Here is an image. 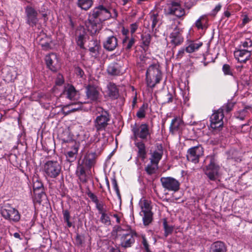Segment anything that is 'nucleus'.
I'll return each mask as SVG.
<instances>
[{
	"label": "nucleus",
	"instance_id": "f257e3e1",
	"mask_svg": "<svg viewBox=\"0 0 252 252\" xmlns=\"http://www.w3.org/2000/svg\"><path fill=\"white\" fill-rule=\"evenodd\" d=\"M162 77L159 65L158 64L150 65L147 69L146 80L147 85L152 89L159 83Z\"/></svg>",
	"mask_w": 252,
	"mask_h": 252
},
{
	"label": "nucleus",
	"instance_id": "f03ea898",
	"mask_svg": "<svg viewBox=\"0 0 252 252\" xmlns=\"http://www.w3.org/2000/svg\"><path fill=\"white\" fill-rule=\"evenodd\" d=\"M61 166L57 161L49 160L43 166V171L46 177L55 178L60 174Z\"/></svg>",
	"mask_w": 252,
	"mask_h": 252
},
{
	"label": "nucleus",
	"instance_id": "7ed1b4c3",
	"mask_svg": "<svg viewBox=\"0 0 252 252\" xmlns=\"http://www.w3.org/2000/svg\"><path fill=\"white\" fill-rule=\"evenodd\" d=\"M2 217L10 222H17L20 220V214L18 211L9 204L3 205L0 209Z\"/></svg>",
	"mask_w": 252,
	"mask_h": 252
},
{
	"label": "nucleus",
	"instance_id": "20e7f679",
	"mask_svg": "<svg viewBox=\"0 0 252 252\" xmlns=\"http://www.w3.org/2000/svg\"><path fill=\"white\" fill-rule=\"evenodd\" d=\"M220 169L214 158H211L209 164L204 169V173L210 180L216 181L219 178Z\"/></svg>",
	"mask_w": 252,
	"mask_h": 252
},
{
	"label": "nucleus",
	"instance_id": "39448f33",
	"mask_svg": "<svg viewBox=\"0 0 252 252\" xmlns=\"http://www.w3.org/2000/svg\"><path fill=\"white\" fill-rule=\"evenodd\" d=\"M90 16L100 22L105 21L111 17L110 12L102 5H100L94 8Z\"/></svg>",
	"mask_w": 252,
	"mask_h": 252
},
{
	"label": "nucleus",
	"instance_id": "423d86ee",
	"mask_svg": "<svg viewBox=\"0 0 252 252\" xmlns=\"http://www.w3.org/2000/svg\"><path fill=\"white\" fill-rule=\"evenodd\" d=\"M164 13L166 15H174L180 18L185 15L184 8L177 2H172L169 3L164 8Z\"/></svg>",
	"mask_w": 252,
	"mask_h": 252
},
{
	"label": "nucleus",
	"instance_id": "0eeeda50",
	"mask_svg": "<svg viewBox=\"0 0 252 252\" xmlns=\"http://www.w3.org/2000/svg\"><path fill=\"white\" fill-rule=\"evenodd\" d=\"M160 180L162 187L165 190L176 192L180 189L179 182L174 178L161 177Z\"/></svg>",
	"mask_w": 252,
	"mask_h": 252
},
{
	"label": "nucleus",
	"instance_id": "6e6552de",
	"mask_svg": "<svg viewBox=\"0 0 252 252\" xmlns=\"http://www.w3.org/2000/svg\"><path fill=\"white\" fill-rule=\"evenodd\" d=\"M203 148L201 145L191 147L188 150L187 159L194 163H198L199 158L203 156Z\"/></svg>",
	"mask_w": 252,
	"mask_h": 252
},
{
	"label": "nucleus",
	"instance_id": "1a4fd4ad",
	"mask_svg": "<svg viewBox=\"0 0 252 252\" xmlns=\"http://www.w3.org/2000/svg\"><path fill=\"white\" fill-rule=\"evenodd\" d=\"M132 130L136 139L139 138L145 140L151 136V132L149 126L146 124H142L138 126H135Z\"/></svg>",
	"mask_w": 252,
	"mask_h": 252
},
{
	"label": "nucleus",
	"instance_id": "9d476101",
	"mask_svg": "<svg viewBox=\"0 0 252 252\" xmlns=\"http://www.w3.org/2000/svg\"><path fill=\"white\" fill-rule=\"evenodd\" d=\"M224 114L222 109H219L214 112L210 117V126L213 129H217L221 127L223 122L222 119Z\"/></svg>",
	"mask_w": 252,
	"mask_h": 252
},
{
	"label": "nucleus",
	"instance_id": "9b49d317",
	"mask_svg": "<svg viewBox=\"0 0 252 252\" xmlns=\"http://www.w3.org/2000/svg\"><path fill=\"white\" fill-rule=\"evenodd\" d=\"M26 23L31 27L36 26L38 22V13L37 11L31 6H27L25 8Z\"/></svg>",
	"mask_w": 252,
	"mask_h": 252
},
{
	"label": "nucleus",
	"instance_id": "f8f14e48",
	"mask_svg": "<svg viewBox=\"0 0 252 252\" xmlns=\"http://www.w3.org/2000/svg\"><path fill=\"white\" fill-rule=\"evenodd\" d=\"M110 121V116L106 112H103L100 115L98 116L94 121V126L97 131L104 130L108 125Z\"/></svg>",
	"mask_w": 252,
	"mask_h": 252
},
{
	"label": "nucleus",
	"instance_id": "ddd939ff",
	"mask_svg": "<svg viewBox=\"0 0 252 252\" xmlns=\"http://www.w3.org/2000/svg\"><path fill=\"white\" fill-rule=\"evenodd\" d=\"M182 30L175 26L173 31L170 34V42L175 46L181 45L184 41V38L182 35Z\"/></svg>",
	"mask_w": 252,
	"mask_h": 252
},
{
	"label": "nucleus",
	"instance_id": "4468645a",
	"mask_svg": "<svg viewBox=\"0 0 252 252\" xmlns=\"http://www.w3.org/2000/svg\"><path fill=\"white\" fill-rule=\"evenodd\" d=\"M136 235L134 231L123 234L120 238V246L124 248L131 247L135 242L134 236Z\"/></svg>",
	"mask_w": 252,
	"mask_h": 252
},
{
	"label": "nucleus",
	"instance_id": "2eb2a0df",
	"mask_svg": "<svg viewBox=\"0 0 252 252\" xmlns=\"http://www.w3.org/2000/svg\"><path fill=\"white\" fill-rule=\"evenodd\" d=\"M47 67L53 71H56L60 67V63L56 54L51 53L45 57Z\"/></svg>",
	"mask_w": 252,
	"mask_h": 252
},
{
	"label": "nucleus",
	"instance_id": "dca6fc26",
	"mask_svg": "<svg viewBox=\"0 0 252 252\" xmlns=\"http://www.w3.org/2000/svg\"><path fill=\"white\" fill-rule=\"evenodd\" d=\"M86 94L89 100L96 101L98 99L100 94L99 88L93 85H88L86 88Z\"/></svg>",
	"mask_w": 252,
	"mask_h": 252
},
{
	"label": "nucleus",
	"instance_id": "f3484780",
	"mask_svg": "<svg viewBox=\"0 0 252 252\" xmlns=\"http://www.w3.org/2000/svg\"><path fill=\"white\" fill-rule=\"evenodd\" d=\"M86 26L88 31L92 34H95L100 30L101 25L97 20L92 18L91 16H89L88 21L86 23Z\"/></svg>",
	"mask_w": 252,
	"mask_h": 252
},
{
	"label": "nucleus",
	"instance_id": "a211bd4d",
	"mask_svg": "<svg viewBox=\"0 0 252 252\" xmlns=\"http://www.w3.org/2000/svg\"><path fill=\"white\" fill-rule=\"evenodd\" d=\"M118 46L117 38L113 35L110 36L103 42V48L108 51H114Z\"/></svg>",
	"mask_w": 252,
	"mask_h": 252
},
{
	"label": "nucleus",
	"instance_id": "6ab92c4d",
	"mask_svg": "<svg viewBox=\"0 0 252 252\" xmlns=\"http://www.w3.org/2000/svg\"><path fill=\"white\" fill-rule=\"evenodd\" d=\"M235 58L240 63H246L249 60L251 56V52L243 48L234 52Z\"/></svg>",
	"mask_w": 252,
	"mask_h": 252
},
{
	"label": "nucleus",
	"instance_id": "aec40b11",
	"mask_svg": "<svg viewBox=\"0 0 252 252\" xmlns=\"http://www.w3.org/2000/svg\"><path fill=\"white\" fill-rule=\"evenodd\" d=\"M63 94L70 100L77 99L79 97V94L75 88L71 85L67 84L64 87Z\"/></svg>",
	"mask_w": 252,
	"mask_h": 252
},
{
	"label": "nucleus",
	"instance_id": "412c9836",
	"mask_svg": "<svg viewBox=\"0 0 252 252\" xmlns=\"http://www.w3.org/2000/svg\"><path fill=\"white\" fill-rule=\"evenodd\" d=\"M107 94L112 99H117L119 95V90L116 85L112 82H109L107 85Z\"/></svg>",
	"mask_w": 252,
	"mask_h": 252
},
{
	"label": "nucleus",
	"instance_id": "4be33fe9",
	"mask_svg": "<svg viewBox=\"0 0 252 252\" xmlns=\"http://www.w3.org/2000/svg\"><path fill=\"white\" fill-rule=\"evenodd\" d=\"M96 154L94 153L87 154L82 160V163L87 167L93 166L95 163Z\"/></svg>",
	"mask_w": 252,
	"mask_h": 252
},
{
	"label": "nucleus",
	"instance_id": "5701e85b",
	"mask_svg": "<svg viewBox=\"0 0 252 252\" xmlns=\"http://www.w3.org/2000/svg\"><path fill=\"white\" fill-rule=\"evenodd\" d=\"M187 46L186 47V52L188 53H192L197 51L202 45L201 41H188Z\"/></svg>",
	"mask_w": 252,
	"mask_h": 252
},
{
	"label": "nucleus",
	"instance_id": "b1692460",
	"mask_svg": "<svg viewBox=\"0 0 252 252\" xmlns=\"http://www.w3.org/2000/svg\"><path fill=\"white\" fill-rule=\"evenodd\" d=\"M107 72L111 75H119L122 74L121 66L117 63H112L107 67Z\"/></svg>",
	"mask_w": 252,
	"mask_h": 252
},
{
	"label": "nucleus",
	"instance_id": "393cba45",
	"mask_svg": "<svg viewBox=\"0 0 252 252\" xmlns=\"http://www.w3.org/2000/svg\"><path fill=\"white\" fill-rule=\"evenodd\" d=\"M225 244L221 241H217L212 244L210 252H226Z\"/></svg>",
	"mask_w": 252,
	"mask_h": 252
},
{
	"label": "nucleus",
	"instance_id": "a878e982",
	"mask_svg": "<svg viewBox=\"0 0 252 252\" xmlns=\"http://www.w3.org/2000/svg\"><path fill=\"white\" fill-rule=\"evenodd\" d=\"M183 125V121L179 118H175L172 120L170 126V131L174 133L180 130L181 127Z\"/></svg>",
	"mask_w": 252,
	"mask_h": 252
},
{
	"label": "nucleus",
	"instance_id": "bb28decb",
	"mask_svg": "<svg viewBox=\"0 0 252 252\" xmlns=\"http://www.w3.org/2000/svg\"><path fill=\"white\" fill-rule=\"evenodd\" d=\"M135 145L138 149L137 156L144 160L146 158V151L145 144L142 141L135 142Z\"/></svg>",
	"mask_w": 252,
	"mask_h": 252
},
{
	"label": "nucleus",
	"instance_id": "cd10ccee",
	"mask_svg": "<svg viewBox=\"0 0 252 252\" xmlns=\"http://www.w3.org/2000/svg\"><path fill=\"white\" fill-rule=\"evenodd\" d=\"M163 155L162 149H158L151 153V157L150 160L152 163L158 164L159 161L161 159Z\"/></svg>",
	"mask_w": 252,
	"mask_h": 252
},
{
	"label": "nucleus",
	"instance_id": "c85d7f7f",
	"mask_svg": "<svg viewBox=\"0 0 252 252\" xmlns=\"http://www.w3.org/2000/svg\"><path fill=\"white\" fill-rule=\"evenodd\" d=\"M139 205L143 213L151 212L152 207L150 200L146 199L145 198H142L139 201Z\"/></svg>",
	"mask_w": 252,
	"mask_h": 252
},
{
	"label": "nucleus",
	"instance_id": "c756f323",
	"mask_svg": "<svg viewBox=\"0 0 252 252\" xmlns=\"http://www.w3.org/2000/svg\"><path fill=\"white\" fill-rule=\"evenodd\" d=\"M33 188L34 193L35 195L38 194L40 198L45 196V194L43 191V185L41 182L37 180L33 182Z\"/></svg>",
	"mask_w": 252,
	"mask_h": 252
},
{
	"label": "nucleus",
	"instance_id": "7c9ffc66",
	"mask_svg": "<svg viewBox=\"0 0 252 252\" xmlns=\"http://www.w3.org/2000/svg\"><path fill=\"white\" fill-rule=\"evenodd\" d=\"M135 42V39L133 36H131L129 37L128 36H126L123 39V44L125 47L126 50H129L133 46Z\"/></svg>",
	"mask_w": 252,
	"mask_h": 252
},
{
	"label": "nucleus",
	"instance_id": "2f4dec72",
	"mask_svg": "<svg viewBox=\"0 0 252 252\" xmlns=\"http://www.w3.org/2000/svg\"><path fill=\"white\" fill-rule=\"evenodd\" d=\"M77 174L80 180L82 183H85L87 182V180L84 165L80 164L77 167Z\"/></svg>",
	"mask_w": 252,
	"mask_h": 252
},
{
	"label": "nucleus",
	"instance_id": "473e14b6",
	"mask_svg": "<svg viewBox=\"0 0 252 252\" xmlns=\"http://www.w3.org/2000/svg\"><path fill=\"white\" fill-rule=\"evenodd\" d=\"M150 21L152 22V28L153 30L160 22L161 17L157 12H153L150 13Z\"/></svg>",
	"mask_w": 252,
	"mask_h": 252
},
{
	"label": "nucleus",
	"instance_id": "72a5a7b5",
	"mask_svg": "<svg viewBox=\"0 0 252 252\" xmlns=\"http://www.w3.org/2000/svg\"><path fill=\"white\" fill-rule=\"evenodd\" d=\"M77 4L82 9L87 10L93 4L92 0H78Z\"/></svg>",
	"mask_w": 252,
	"mask_h": 252
},
{
	"label": "nucleus",
	"instance_id": "f704fd0d",
	"mask_svg": "<svg viewBox=\"0 0 252 252\" xmlns=\"http://www.w3.org/2000/svg\"><path fill=\"white\" fill-rule=\"evenodd\" d=\"M78 153V148L74 147L72 150L66 152L65 156L67 160L69 162H72L76 158V156Z\"/></svg>",
	"mask_w": 252,
	"mask_h": 252
},
{
	"label": "nucleus",
	"instance_id": "c9c22d12",
	"mask_svg": "<svg viewBox=\"0 0 252 252\" xmlns=\"http://www.w3.org/2000/svg\"><path fill=\"white\" fill-rule=\"evenodd\" d=\"M240 48L249 50L252 52V37L251 38H246L244 41L241 42V44L240 45Z\"/></svg>",
	"mask_w": 252,
	"mask_h": 252
},
{
	"label": "nucleus",
	"instance_id": "e433bc0d",
	"mask_svg": "<svg viewBox=\"0 0 252 252\" xmlns=\"http://www.w3.org/2000/svg\"><path fill=\"white\" fill-rule=\"evenodd\" d=\"M158 168V164L152 163L150 161L145 168V170L149 175H152L156 172Z\"/></svg>",
	"mask_w": 252,
	"mask_h": 252
},
{
	"label": "nucleus",
	"instance_id": "4c0bfd02",
	"mask_svg": "<svg viewBox=\"0 0 252 252\" xmlns=\"http://www.w3.org/2000/svg\"><path fill=\"white\" fill-rule=\"evenodd\" d=\"M143 223L145 225H148L153 220V213L152 212L143 213Z\"/></svg>",
	"mask_w": 252,
	"mask_h": 252
},
{
	"label": "nucleus",
	"instance_id": "58836bf2",
	"mask_svg": "<svg viewBox=\"0 0 252 252\" xmlns=\"http://www.w3.org/2000/svg\"><path fill=\"white\" fill-rule=\"evenodd\" d=\"M163 225L164 229V236L166 237L172 233L173 227L167 224V221L166 219L163 220Z\"/></svg>",
	"mask_w": 252,
	"mask_h": 252
},
{
	"label": "nucleus",
	"instance_id": "ea45409f",
	"mask_svg": "<svg viewBox=\"0 0 252 252\" xmlns=\"http://www.w3.org/2000/svg\"><path fill=\"white\" fill-rule=\"evenodd\" d=\"M100 47L99 45L95 44L94 46L90 47L89 51L91 55L94 58H97L99 54Z\"/></svg>",
	"mask_w": 252,
	"mask_h": 252
},
{
	"label": "nucleus",
	"instance_id": "a19ab883",
	"mask_svg": "<svg viewBox=\"0 0 252 252\" xmlns=\"http://www.w3.org/2000/svg\"><path fill=\"white\" fill-rule=\"evenodd\" d=\"M106 212H105L100 214L101 215L100 221L106 225H110L111 224V220Z\"/></svg>",
	"mask_w": 252,
	"mask_h": 252
},
{
	"label": "nucleus",
	"instance_id": "79ce46f5",
	"mask_svg": "<svg viewBox=\"0 0 252 252\" xmlns=\"http://www.w3.org/2000/svg\"><path fill=\"white\" fill-rule=\"evenodd\" d=\"M63 218L65 222L67 223L68 227H70L72 226V223L70 221V215L67 210L63 211Z\"/></svg>",
	"mask_w": 252,
	"mask_h": 252
},
{
	"label": "nucleus",
	"instance_id": "37998d69",
	"mask_svg": "<svg viewBox=\"0 0 252 252\" xmlns=\"http://www.w3.org/2000/svg\"><path fill=\"white\" fill-rule=\"evenodd\" d=\"M95 207L99 214L107 212L105 204L102 201H99L95 204Z\"/></svg>",
	"mask_w": 252,
	"mask_h": 252
},
{
	"label": "nucleus",
	"instance_id": "c03bdc74",
	"mask_svg": "<svg viewBox=\"0 0 252 252\" xmlns=\"http://www.w3.org/2000/svg\"><path fill=\"white\" fill-rule=\"evenodd\" d=\"M141 40L145 46H148L151 40V36L149 34H143L141 36Z\"/></svg>",
	"mask_w": 252,
	"mask_h": 252
},
{
	"label": "nucleus",
	"instance_id": "a18cd8bd",
	"mask_svg": "<svg viewBox=\"0 0 252 252\" xmlns=\"http://www.w3.org/2000/svg\"><path fill=\"white\" fill-rule=\"evenodd\" d=\"M234 105V103L232 102H228L225 105H223L220 109H222L223 111H225L226 112H229L232 110Z\"/></svg>",
	"mask_w": 252,
	"mask_h": 252
},
{
	"label": "nucleus",
	"instance_id": "49530a36",
	"mask_svg": "<svg viewBox=\"0 0 252 252\" xmlns=\"http://www.w3.org/2000/svg\"><path fill=\"white\" fill-rule=\"evenodd\" d=\"M137 117L139 118H143L145 116V106L143 105L139 109L136 113Z\"/></svg>",
	"mask_w": 252,
	"mask_h": 252
},
{
	"label": "nucleus",
	"instance_id": "de8ad7c7",
	"mask_svg": "<svg viewBox=\"0 0 252 252\" xmlns=\"http://www.w3.org/2000/svg\"><path fill=\"white\" fill-rule=\"evenodd\" d=\"M142 243L144 246V249H145L147 252H150V250L149 249V245L148 244V241L146 238L145 235H142Z\"/></svg>",
	"mask_w": 252,
	"mask_h": 252
},
{
	"label": "nucleus",
	"instance_id": "09e8293b",
	"mask_svg": "<svg viewBox=\"0 0 252 252\" xmlns=\"http://www.w3.org/2000/svg\"><path fill=\"white\" fill-rule=\"evenodd\" d=\"M222 70L225 75H232V73L230 69V66L227 64H225L223 65Z\"/></svg>",
	"mask_w": 252,
	"mask_h": 252
},
{
	"label": "nucleus",
	"instance_id": "8fccbe9b",
	"mask_svg": "<svg viewBox=\"0 0 252 252\" xmlns=\"http://www.w3.org/2000/svg\"><path fill=\"white\" fill-rule=\"evenodd\" d=\"M112 183L117 195L119 197H120V193L119 189V187L117 184V180L115 178L112 179Z\"/></svg>",
	"mask_w": 252,
	"mask_h": 252
},
{
	"label": "nucleus",
	"instance_id": "3c124183",
	"mask_svg": "<svg viewBox=\"0 0 252 252\" xmlns=\"http://www.w3.org/2000/svg\"><path fill=\"white\" fill-rule=\"evenodd\" d=\"M63 83H64V78H63V75H62L61 74H58L56 79V81H55L56 85H58V86H61V85H63Z\"/></svg>",
	"mask_w": 252,
	"mask_h": 252
},
{
	"label": "nucleus",
	"instance_id": "603ef678",
	"mask_svg": "<svg viewBox=\"0 0 252 252\" xmlns=\"http://www.w3.org/2000/svg\"><path fill=\"white\" fill-rule=\"evenodd\" d=\"M122 231H123V229L121 226L116 225L113 228L112 230V234L114 235L118 236V235H120V233Z\"/></svg>",
	"mask_w": 252,
	"mask_h": 252
},
{
	"label": "nucleus",
	"instance_id": "864d4df0",
	"mask_svg": "<svg viewBox=\"0 0 252 252\" xmlns=\"http://www.w3.org/2000/svg\"><path fill=\"white\" fill-rule=\"evenodd\" d=\"M84 35L83 34H80L77 37V43L81 47L83 48L84 46Z\"/></svg>",
	"mask_w": 252,
	"mask_h": 252
},
{
	"label": "nucleus",
	"instance_id": "5fc2aeb1",
	"mask_svg": "<svg viewBox=\"0 0 252 252\" xmlns=\"http://www.w3.org/2000/svg\"><path fill=\"white\" fill-rule=\"evenodd\" d=\"M139 25L137 23H132L130 25V32L131 34V36H133V34L136 31Z\"/></svg>",
	"mask_w": 252,
	"mask_h": 252
},
{
	"label": "nucleus",
	"instance_id": "6e6d98bb",
	"mask_svg": "<svg viewBox=\"0 0 252 252\" xmlns=\"http://www.w3.org/2000/svg\"><path fill=\"white\" fill-rule=\"evenodd\" d=\"M88 195L94 204L96 203L97 202L99 201L97 197L94 193L91 192H89L88 193Z\"/></svg>",
	"mask_w": 252,
	"mask_h": 252
},
{
	"label": "nucleus",
	"instance_id": "4d7b16f0",
	"mask_svg": "<svg viewBox=\"0 0 252 252\" xmlns=\"http://www.w3.org/2000/svg\"><path fill=\"white\" fill-rule=\"evenodd\" d=\"M185 51H186V49H185L184 48L180 49L178 51V52L176 55V59H177L178 60H180V59H182L185 55Z\"/></svg>",
	"mask_w": 252,
	"mask_h": 252
},
{
	"label": "nucleus",
	"instance_id": "13d9d810",
	"mask_svg": "<svg viewBox=\"0 0 252 252\" xmlns=\"http://www.w3.org/2000/svg\"><path fill=\"white\" fill-rule=\"evenodd\" d=\"M221 7V5L220 4H218L216 6L215 8L213 9L211 12V15L215 16L217 14V13L219 11Z\"/></svg>",
	"mask_w": 252,
	"mask_h": 252
},
{
	"label": "nucleus",
	"instance_id": "bf43d9fd",
	"mask_svg": "<svg viewBox=\"0 0 252 252\" xmlns=\"http://www.w3.org/2000/svg\"><path fill=\"white\" fill-rule=\"evenodd\" d=\"M75 71L77 76H79L80 77H82L83 76L84 72L80 67H76L75 69Z\"/></svg>",
	"mask_w": 252,
	"mask_h": 252
},
{
	"label": "nucleus",
	"instance_id": "052dcab7",
	"mask_svg": "<svg viewBox=\"0 0 252 252\" xmlns=\"http://www.w3.org/2000/svg\"><path fill=\"white\" fill-rule=\"evenodd\" d=\"M203 18H204L203 16H201L198 19H197V21L195 22V26L198 29H201L203 28L202 25V23H201V20Z\"/></svg>",
	"mask_w": 252,
	"mask_h": 252
},
{
	"label": "nucleus",
	"instance_id": "680f3d73",
	"mask_svg": "<svg viewBox=\"0 0 252 252\" xmlns=\"http://www.w3.org/2000/svg\"><path fill=\"white\" fill-rule=\"evenodd\" d=\"M167 101L166 102V103L172 102L173 101V96H172V94H171L170 93H168L167 95Z\"/></svg>",
	"mask_w": 252,
	"mask_h": 252
},
{
	"label": "nucleus",
	"instance_id": "e2e57ef3",
	"mask_svg": "<svg viewBox=\"0 0 252 252\" xmlns=\"http://www.w3.org/2000/svg\"><path fill=\"white\" fill-rule=\"evenodd\" d=\"M250 21V20L249 18V17L247 16H245L243 19V24L244 25H245L247 23H248V22H249Z\"/></svg>",
	"mask_w": 252,
	"mask_h": 252
},
{
	"label": "nucleus",
	"instance_id": "0e129e2a",
	"mask_svg": "<svg viewBox=\"0 0 252 252\" xmlns=\"http://www.w3.org/2000/svg\"><path fill=\"white\" fill-rule=\"evenodd\" d=\"M105 180L107 187L108 190H110V184H109V182L108 178L107 177H106Z\"/></svg>",
	"mask_w": 252,
	"mask_h": 252
},
{
	"label": "nucleus",
	"instance_id": "69168bd1",
	"mask_svg": "<svg viewBox=\"0 0 252 252\" xmlns=\"http://www.w3.org/2000/svg\"><path fill=\"white\" fill-rule=\"evenodd\" d=\"M113 216L116 219V222L118 223H119L120 222V218L119 217V216H118V215L117 214H114L113 215Z\"/></svg>",
	"mask_w": 252,
	"mask_h": 252
},
{
	"label": "nucleus",
	"instance_id": "338daca9",
	"mask_svg": "<svg viewBox=\"0 0 252 252\" xmlns=\"http://www.w3.org/2000/svg\"><path fill=\"white\" fill-rule=\"evenodd\" d=\"M128 33V31L127 30H125V29H123L122 30V33L123 35L126 36H127V34Z\"/></svg>",
	"mask_w": 252,
	"mask_h": 252
},
{
	"label": "nucleus",
	"instance_id": "774afa93",
	"mask_svg": "<svg viewBox=\"0 0 252 252\" xmlns=\"http://www.w3.org/2000/svg\"><path fill=\"white\" fill-rule=\"evenodd\" d=\"M137 102V98L136 97H135L133 99V101H132V105L133 106H134V105L135 104V103H136Z\"/></svg>",
	"mask_w": 252,
	"mask_h": 252
}]
</instances>
